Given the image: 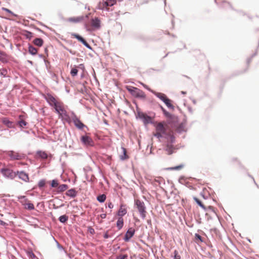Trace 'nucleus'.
I'll use <instances>...</instances> for the list:
<instances>
[{
    "instance_id": "obj_1",
    "label": "nucleus",
    "mask_w": 259,
    "mask_h": 259,
    "mask_svg": "<svg viewBox=\"0 0 259 259\" xmlns=\"http://www.w3.org/2000/svg\"><path fill=\"white\" fill-rule=\"evenodd\" d=\"M46 99L51 106L54 107L56 112L59 114L60 116L65 119L69 118L64 105L61 101L57 100L51 94H48L46 97Z\"/></svg>"
},
{
    "instance_id": "obj_2",
    "label": "nucleus",
    "mask_w": 259,
    "mask_h": 259,
    "mask_svg": "<svg viewBox=\"0 0 259 259\" xmlns=\"http://www.w3.org/2000/svg\"><path fill=\"white\" fill-rule=\"evenodd\" d=\"M167 125L165 122H158L155 124L156 132L154 134V136L160 138L165 137L167 135Z\"/></svg>"
},
{
    "instance_id": "obj_3",
    "label": "nucleus",
    "mask_w": 259,
    "mask_h": 259,
    "mask_svg": "<svg viewBox=\"0 0 259 259\" xmlns=\"http://www.w3.org/2000/svg\"><path fill=\"white\" fill-rule=\"evenodd\" d=\"M0 171L4 177L11 180L14 179L17 176L16 171H14L12 169L7 167L2 168Z\"/></svg>"
},
{
    "instance_id": "obj_4",
    "label": "nucleus",
    "mask_w": 259,
    "mask_h": 259,
    "mask_svg": "<svg viewBox=\"0 0 259 259\" xmlns=\"http://www.w3.org/2000/svg\"><path fill=\"white\" fill-rule=\"evenodd\" d=\"M135 204L143 219H145L146 216V208L144 202L140 200H135Z\"/></svg>"
},
{
    "instance_id": "obj_5",
    "label": "nucleus",
    "mask_w": 259,
    "mask_h": 259,
    "mask_svg": "<svg viewBox=\"0 0 259 259\" xmlns=\"http://www.w3.org/2000/svg\"><path fill=\"white\" fill-rule=\"evenodd\" d=\"M20 202L23 206L24 209L29 210L34 209V206L33 204L25 196L21 197Z\"/></svg>"
},
{
    "instance_id": "obj_6",
    "label": "nucleus",
    "mask_w": 259,
    "mask_h": 259,
    "mask_svg": "<svg viewBox=\"0 0 259 259\" xmlns=\"http://www.w3.org/2000/svg\"><path fill=\"white\" fill-rule=\"evenodd\" d=\"M128 91L133 96L136 98L145 99L146 97L145 93L138 88H133V89H128Z\"/></svg>"
},
{
    "instance_id": "obj_7",
    "label": "nucleus",
    "mask_w": 259,
    "mask_h": 259,
    "mask_svg": "<svg viewBox=\"0 0 259 259\" xmlns=\"http://www.w3.org/2000/svg\"><path fill=\"white\" fill-rule=\"evenodd\" d=\"M7 155L12 160H21L24 157V154L19 153L14 151H8L7 152Z\"/></svg>"
},
{
    "instance_id": "obj_8",
    "label": "nucleus",
    "mask_w": 259,
    "mask_h": 259,
    "mask_svg": "<svg viewBox=\"0 0 259 259\" xmlns=\"http://www.w3.org/2000/svg\"><path fill=\"white\" fill-rule=\"evenodd\" d=\"M80 140L82 144L85 146H93L94 145V142L92 138L88 136H82L81 137Z\"/></svg>"
},
{
    "instance_id": "obj_9",
    "label": "nucleus",
    "mask_w": 259,
    "mask_h": 259,
    "mask_svg": "<svg viewBox=\"0 0 259 259\" xmlns=\"http://www.w3.org/2000/svg\"><path fill=\"white\" fill-rule=\"evenodd\" d=\"M71 36L72 37L76 38L79 41L82 42L88 48L92 49L90 45L79 35L76 33H72L71 34Z\"/></svg>"
},
{
    "instance_id": "obj_10",
    "label": "nucleus",
    "mask_w": 259,
    "mask_h": 259,
    "mask_svg": "<svg viewBox=\"0 0 259 259\" xmlns=\"http://www.w3.org/2000/svg\"><path fill=\"white\" fill-rule=\"evenodd\" d=\"M17 175L20 179H21L25 182H28L29 181V178L28 175L23 171H16Z\"/></svg>"
},
{
    "instance_id": "obj_11",
    "label": "nucleus",
    "mask_w": 259,
    "mask_h": 259,
    "mask_svg": "<svg viewBox=\"0 0 259 259\" xmlns=\"http://www.w3.org/2000/svg\"><path fill=\"white\" fill-rule=\"evenodd\" d=\"M135 233V229L133 228H129L127 231L126 232L125 235L124 236V241L126 242L128 241L130 239L134 236Z\"/></svg>"
},
{
    "instance_id": "obj_12",
    "label": "nucleus",
    "mask_w": 259,
    "mask_h": 259,
    "mask_svg": "<svg viewBox=\"0 0 259 259\" xmlns=\"http://www.w3.org/2000/svg\"><path fill=\"white\" fill-rule=\"evenodd\" d=\"M84 20V17L82 16L78 17H72L67 19V21L70 23H77L82 22Z\"/></svg>"
},
{
    "instance_id": "obj_13",
    "label": "nucleus",
    "mask_w": 259,
    "mask_h": 259,
    "mask_svg": "<svg viewBox=\"0 0 259 259\" xmlns=\"http://www.w3.org/2000/svg\"><path fill=\"white\" fill-rule=\"evenodd\" d=\"M73 121L75 126L80 130L82 129L85 126V125L76 116L73 118Z\"/></svg>"
},
{
    "instance_id": "obj_14",
    "label": "nucleus",
    "mask_w": 259,
    "mask_h": 259,
    "mask_svg": "<svg viewBox=\"0 0 259 259\" xmlns=\"http://www.w3.org/2000/svg\"><path fill=\"white\" fill-rule=\"evenodd\" d=\"M126 213L127 209L126 205L123 204H121L118 211V215L119 216V217L122 218V217Z\"/></svg>"
},
{
    "instance_id": "obj_15",
    "label": "nucleus",
    "mask_w": 259,
    "mask_h": 259,
    "mask_svg": "<svg viewBox=\"0 0 259 259\" xmlns=\"http://www.w3.org/2000/svg\"><path fill=\"white\" fill-rule=\"evenodd\" d=\"M100 20L98 18L92 19L91 20L92 26L96 29L100 28Z\"/></svg>"
},
{
    "instance_id": "obj_16",
    "label": "nucleus",
    "mask_w": 259,
    "mask_h": 259,
    "mask_svg": "<svg viewBox=\"0 0 259 259\" xmlns=\"http://www.w3.org/2000/svg\"><path fill=\"white\" fill-rule=\"evenodd\" d=\"M2 121L3 123L6 125L8 127L12 128L14 127L13 122L10 121L7 118H2Z\"/></svg>"
},
{
    "instance_id": "obj_17",
    "label": "nucleus",
    "mask_w": 259,
    "mask_h": 259,
    "mask_svg": "<svg viewBox=\"0 0 259 259\" xmlns=\"http://www.w3.org/2000/svg\"><path fill=\"white\" fill-rule=\"evenodd\" d=\"M66 195L68 196L71 197H75L77 195V192L74 189H71L68 190L66 192Z\"/></svg>"
},
{
    "instance_id": "obj_18",
    "label": "nucleus",
    "mask_w": 259,
    "mask_h": 259,
    "mask_svg": "<svg viewBox=\"0 0 259 259\" xmlns=\"http://www.w3.org/2000/svg\"><path fill=\"white\" fill-rule=\"evenodd\" d=\"M19 120L18 121V124L19 125V126L21 127V128H24L25 127L27 124V122H26L23 119V116H19Z\"/></svg>"
},
{
    "instance_id": "obj_19",
    "label": "nucleus",
    "mask_w": 259,
    "mask_h": 259,
    "mask_svg": "<svg viewBox=\"0 0 259 259\" xmlns=\"http://www.w3.org/2000/svg\"><path fill=\"white\" fill-rule=\"evenodd\" d=\"M33 44L38 47H41L44 44V41L41 38H36L33 41Z\"/></svg>"
},
{
    "instance_id": "obj_20",
    "label": "nucleus",
    "mask_w": 259,
    "mask_h": 259,
    "mask_svg": "<svg viewBox=\"0 0 259 259\" xmlns=\"http://www.w3.org/2000/svg\"><path fill=\"white\" fill-rule=\"evenodd\" d=\"M154 94L157 97H158L163 102H164V101H165L167 98L166 96L163 93L155 92L154 93Z\"/></svg>"
},
{
    "instance_id": "obj_21",
    "label": "nucleus",
    "mask_w": 259,
    "mask_h": 259,
    "mask_svg": "<svg viewBox=\"0 0 259 259\" xmlns=\"http://www.w3.org/2000/svg\"><path fill=\"white\" fill-rule=\"evenodd\" d=\"M123 226V219L121 217H119L116 222V226L118 230H120Z\"/></svg>"
},
{
    "instance_id": "obj_22",
    "label": "nucleus",
    "mask_w": 259,
    "mask_h": 259,
    "mask_svg": "<svg viewBox=\"0 0 259 259\" xmlns=\"http://www.w3.org/2000/svg\"><path fill=\"white\" fill-rule=\"evenodd\" d=\"M37 155L41 158L46 159L48 158V154L45 151H39L37 152Z\"/></svg>"
},
{
    "instance_id": "obj_23",
    "label": "nucleus",
    "mask_w": 259,
    "mask_h": 259,
    "mask_svg": "<svg viewBox=\"0 0 259 259\" xmlns=\"http://www.w3.org/2000/svg\"><path fill=\"white\" fill-rule=\"evenodd\" d=\"M123 154L120 156V158L122 160H124L128 158V156L126 154V149L124 147L122 148Z\"/></svg>"
},
{
    "instance_id": "obj_24",
    "label": "nucleus",
    "mask_w": 259,
    "mask_h": 259,
    "mask_svg": "<svg viewBox=\"0 0 259 259\" xmlns=\"http://www.w3.org/2000/svg\"><path fill=\"white\" fill-rule=\"evenodd\" d=\"M28 51L29 53L32 55H35L37 53V49L32 46H29L28 48Z\"/></svg>"
},
{
    "instance_id": "obj_25",
    "label": "nucleus",
    "mask_w": 259,
    "mask_h": 259,
    "mask_svg": "<svg viewBox=\"0 0 259 259\" xmlns=\"http://www.w3.org/2000/svg\"><path fill=\"white\" fill-rule=\"evenodd\" d=\"M116 3L115 0H106L103 3L105 7L112 6Z\"/></svg>"
},
{
    "instance_id": "obj_26",
    "label": "nucleus",
    "mask_w": 259,
    "mask_h": 259,
    "mask_svg": "<svg viewBox=\"0 0 259 259\" xmlns=\"http://www.w3.org/2000/svg\"><path fill=\"white\" fill-rule=\"evenodd\" d=\"M0 61L3 62H7V56L4 52H0Z\"/></svg>"
},
{
    "instance_id": "obj_27",
    "label": "nucleus",
    "mask_w": 259,
    "mask_h": 259,
    "mask_svg": "<svg viewBox=\"0 0 259 259\" xmlns=\"http://www.w3.org/2000/svg\"><path fill=\"white\" fill-rule=\"evenodd\" d=\"M167 107L169 108H174V106L171 104V101L168 98L163 102Z\"/></svg>"
},
{
    "instance_id": "obj_28",
    "label": "nucleus",
    "mask_w": 259,
    "mask_h": 259,
    "mask_svg": "<svg viewBox=\"0 0 259 259\" xmlns=\"http://www.w3.org/2000/svg\"><path fill=\"white\" fill-rule=\"evenodd\" d=\"M68 188V186L66 184H62V185H60L59 187H58V191L59 192H63L64 191H65L66 190H67Z\"/></svg>"
},
{
    "instance_id": "obj_29",
    "label": "nucleus",
    "mask_w": 259,
    "mask_h": 259,
    "mask_svg": "<svg viewBox=\"0 0 259 259\" xmlns=\"http://www.w3.org/2000/svg\"><path fill=\"white\" fill-rule=\"evenodd\" d=\"M106 198V196L105 194H102L100 195H99L97 199L98 201H99L100 202H104Z\"/></svg>"
},
{
    "instance_id": "obj_30",
    "label": "nucleus",
    "mask_w": 259,
    "mask_h": 259,
    "mask_svg": "<svg viewBox=\"0 0 259 259\" xmlns=\"http://www.w3.org/2000/svg\"><path fill=\"white\" fill-rule=\"evenodd\" d=\"M68 220V217L66 215H63L59 217V220L60 222L64 223Z\"/></svg>"
},
{
    "instance_id": "obj_31",
    "label": "nucleus",
    "mask_w": 259,
    "mask_h": 259,
    "mask_svg": "<svg viewBox=\"0 0 259 259\" xmlns=\"http://www.w3.org/2000/svg\"><path fill=\"white\" fill-rule=\"evenodd\" d=\"M194 200L195 202L203 209H205V207L204 205L202 204V203L201 202V201L198 199L196 197L194 198Z\"/></svg>"
},
{
    "instance_id": "obj_32",
    "label": "nucleus",
    "mask_w": 259,
    "mask_h": 259,
    "mask_svg": "<svg viewBox=\"0 0 259 259\" xmlns=\"http://www.w3.org/2000/svg\"><path fill=\"white\" fill-rule=\"evenodd\" d=\"M7 70L5 68H2L0 69V74L3 77H6L7 74Z\"/></svg>"
},
{
    "instance_id": "obj_33",
    "label": "nucleus",
    "mask_w": 259,
    "mask_h": 259,
    "mask_svg": "<svg viewBox=\"0 0 259 259\" xmlns=\"http://www.w3.org/2000/svg\"><path fill=\"white\" fill-rule=\"evenodd\" d=\"M24 35L25 36H26V38L30 39L31 37H33V33L31 32L26 31L24 32Z\"/></svg>"
},
{
    "instance_id": "obj_34",
    "label": "nucleus",
    "mask_w": 259,
    "mask_h": 259,
    "mask_svg": "<svg viewBox=\"0 0 259 259\" xmlns=\"http://www.w3.org/2000/svg\"><path fill=\"white\" fill-rule=\"evenodd\" d=\"M78 70L76 68H73L70 72V74L72 76H75L77 74Z\"/></svg>"
},
{
    "instance_id": "obj_35",
    "label": "nucleus",
    "mask_w": 259,
    "mask_h": 259,
    "mask_svg": "<svg viewBox=\"0 0 259 259\" xmlns=\"http://www.w3.org/2000/svg\"><path fill=\"white\" fill-rule=\"evenodd\" d=\"M174 259H180L181 258V256L179 254V252L177 250H175L174 251Z\"/></svg>"
},
{
    "instance_id": "obj_36",
    "label": "nucleus",
    "mask_w": 259,
    "mask_h": 259,
    "mask_svg": "<svg viewBox=\"0 0 259 259\" xmlns=\"http://www.w3.org/2000/svg\"><path fill=\"white\" fill-rule=\"evenodd\" d=\"M166 150L167 151L168 154H171L172 153V147L171 145H167Z\"/></svg>"
},
{
    "instance_id": "obj_37",
    "label": "nucleus",
    "mask_w": 259,
    "mask_h": 259,
    "mask_svg": "<svg viewBox=\"0 0 259 259\" xmlns=\"http://www.w3.org/2000/svg\"><path fill=\"white\" fill-rule=\"evenodd\" d=\"M59 185V184L58 183V181L56 180H53L52 181V183H51V186L53 188H55V187H57V186H58Z\"/></svg>"
},
{
    "instance_id": "obj_38",
    "label": "nucleus",
    "mask_w": 259,
    "mask_h": 259,
    "mask_svg": "<svg viewBox=\"0 0 259 259\" xmlns=\"http://www.w3.org/2000/svg\"><path fill=\"white\" fill-rule=\"evenodd\" d=\"M46 184V181L45 180H40L38 184V186L39 188L43 187Z\"/></svg>"
},
{
    "instance_id": "obj_39",
    "label": "nucleus",
    "mask_w": 259,
    "mask_h": 259,
    "mask_svg": "<svg viewBox=\"0 0 259 259\" xmlns=\"http://www.w3.org/2000/svg\"><path fill=\"white\" fill-rule=\"evenodd\" d=\"M183 166H184V165L182 164V165H180L179 166L169 168V169H171V170H179V169H181L182 168H183Z\"/></svg>"
},
{
    "instance_id": "obj_40",
    "label": "nucleus",
    "mask_w": 259,
    "mask_h": 259,
    "mask_svg": "<svg viewBox=\"0 0 259 259\" xmlns=\"http://www.w3.org/2000/svg\"><path fill=\"white\" fill-rule=\"evenodd\" d=\"M195 239L200 241V242H203L202 237L198 234H195Z\"/></svg>"
},
{
    "instance_id": "obj_41",
    "label": "nucleus",
    "mask_w": 259,
    "mask_h": 259,
    "mask_svg": "<svg viewBox=\"0 0 259 259\" xmlns=\"http://www.w3.org/2000/svg\"><path fill=\"white\" fill-rule=\"evenodd\" d=\"M127 255L126 254L120 255L117 257V259H126Z\"/></svg>"
},
{
    "instance_id": "obj_42",
    "label": "nucleus",
    "mask_w": 259,
    "mask_h": 259,
    "mask_svg": "<svg viewBox=\"0 0 259 259\" xmlns=\"http://www.w3.org/2000/svg\"><path fill=\"white\" fill-rule=\"evenodd\" d=\"M2 10L4 11H6L10 14H13V13L11 11H10L9 9L6 8H2Z\"/></svg>"
},
{
    "instance_id": "obj_43",
    "label": "nucleus",
    "mask_w": 259,
    "mask_h": 259,
    "mask_svg": "<svg viewBox=\"0 0 259 259\" xmlns=\"http://www.w3.org/2000/svg\"><path fill=\"white\" fill-rule=\"evenodd\" d=\"M88 231L90 232V233H91L92 234H94L95 233V230L92 227H89L88 228Z\"/></svg>"
},
{
    "instance_id": "obj_44",
    "label": "nucleus",
    "mask_w": 259,
    "mask_h": 259,
    "mask_svg": "<svg viewBox=\"0 0 259 259\" xmlns=\"http://www.w3.org/2000/svg\"><path fill=\"white\" fill-rule=\"evenodd\" d=\"M160 108L165 115H167L168 114V112L165 110V109L162 106H160Z\"/></svg>"
},
{
    "instance_id": "obj_45",
    "label": "nucleus",
    "mask_w": 259,
    "mask_h": 259,
    "mask_svg": "<svg viewBox=\"0 0 259 259\" xmlns=\"http://www.w3.org/2000/svg\"><path fill=\"white\" fill-rule=\"evenodd\" d=\"M108 206L110 208H112L113 207V204L112 202H109L108 204Z\"/></svg>"
},
{
    "instance_id": "obj_46",
    "label": "nucleus",
    "mask_w": 259,
    "mask_h": 259,
    "mask_svg": "<svg viewBox=\"0 0 259 259\" xmlns=\"http://www.w3.org/2000/svg\"><path fill=\"white\" fill-rule=\"evenodd\" d=\"M100 217L102 219H105L106 217V213H102L100 214Z\"/></svg>"
},
{
    "instance_id": "obj_47",
    "label": "nucleus",
    "mask_w": 259,
    "mask_h": 259,
    "mask_svg": "<svg viewBox=\"0 0 259 259\" xmlns=\"http://www.w3.org/2000/svg\"><path fill=\"white\" fill-rule=\"evenodd\" d=\"M64 206V204H61L60 206H56V205H55V204H53V208H54V209H57V208H58L59 207H61V206Z\"/></svg>"
},
{
    "instance_id": "obj_48",
    "label": "nucleus",
    "mask_w": 259,
    "mask_h": 259,
    "mask_svg": "<svg viewBox=\"0 0 259 259\" xmlns=\"http://www.w3.org/2000/svg\"><path fill=\"white\" fill-rule=\"evenodd\" d=\"M142 85H143L145 88H146V89H148V90H149V88H148V87H147V85H146V84H144V83H142Z\"/></svg>"
},
{
    "instance_id": "obj_49",
    "label": "nucleus",
    "mask_w": 259,
    "mask_h": 259,
    "mask_svg": "<svg viewBox=\"0 0 259 259\" xmlns=\"http://www.w3.org/2000/svg\"><path fill=\"white\" fill-rule=\"evenodd\" d=\"M181 93H182V94H184V95H186V92H184V91H182V92H181Z\"/></svg>"
},
{
    "instance_id": "obj_50",
    "label": "nucleus",
    "mask_w": 259,
    "mask_h": 259,
    "mask_svg": "<svg viewBox=\"0 0 259 259\" xmlns=\"http://www.w3.org/2000/svg\"><path fill=\"white\" fill-rule=\"evenodd\" d=\"M234 161H238V159L237 158H235L233 159Z\"/></svg>"
},
{
    "instance_id": "obj_51",
    "label": "nucleus",
    "mask_w": 259,
    "mask_h": 259,
    "mask_svg": "<svg viewBox=\"0 0 259 259\" xmlns=\"http://www.w3.org/2000/svg\"><path fill=\"white\" fill-rule=\"evenodd\" d=\"M107 237H108V235H107V234H106V235H105V238H107Z\"/></svg>"
},
{
    "instance_id": "obj_52",
    "label": "nucleus",
    "mask_w": 259,
    "mask_h": 259,
    "mask_svg": "<svg viewBox=\"0 0 259 259\" xmlns=\"http://www.w3.org/2000/svg\"><path fill=\"white\" fill-rule=\"evenodd\" d=\"M109 259H113V258H109Z\"/></svg>"
}]
</instances>
